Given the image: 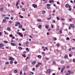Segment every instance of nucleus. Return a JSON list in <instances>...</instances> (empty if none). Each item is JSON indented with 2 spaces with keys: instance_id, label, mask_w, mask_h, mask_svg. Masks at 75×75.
Returning a JSON list of instances; mask_svg holds the SVG:
<instances>
[{
  "instance_id": "1",
  "label": "nucleus",
  "mask_w": 75,
  "mask_h": 75,
  "mask_svg": "<svg viewBox=\"0 0 75 75\" xmlns=\"http://www.w3.org/2000/svg\"><path fill=\"white\" fill-rule=\"evenodd\" d=\"M50 72H51V70L50 69H48L47 71L45 72L46 74H48V73H49L50 74Z\"/></svg>"
},
{
  "instance_id": "2",
  "label": "nucleus",
  "mask_w": 75,
  "mask_h": 75,
  "mask_svg": "<svg viewBox=\"0 0 75 75\" xmlns=\"http://www.w3.org/2000/svg\"><path fill=\"white\" fill-rule=\"evenodd\" d=\"M9 59L10 60V61H14V58L12 57H9Z\"/></svg>"
},
{
  "instance_id": "3",
  "label": "nucleus",
  "mask_w": 75,
  "mask_h": 75,
  "mask_svg": "<svg viewBox=\"0 0 75 75\" xmlns=\"http://www.w3.org/2000/svg\"><path fill=\"white\" fill-rule=\"evenodd\" d=\"M18 35H20L21 37H23V34H21V33L19 32H18Z\"/></svg>"
},
{
  "instance_id": "4",
  "label": "nucleus",
  "mask_w": 75,
  "mask_h": 75,
  "mask_svg": "<svg viewBox=\"0 0 75 75\" xmlns=\"http://www.w3.org/2000/svg\"><path fill=\"white\" fill-rule=\"evenodd\" d=\"M42 63H39L36 66V67H40V65H41Z\"/></svg>"
},
{
  "instance_id": "5",
  "label": "nucleus",
  "mask_w": 75,
  "mask_h": 75,
  "mask_svg": "<svg viewBox=\"0 0 75 75\" xmlns=\"http://www.w3.org/2000/svg\"><path fill=\"white\" fill-rule=\"evenodd\" d=\"M47 8H48V9H50V6H51V4H47Z\"/></svg>"
},
{
  "instance_id": "6",
  "label": "nucleus",
  "mask_w": 75,
  "mask_h": 75,
  "mask_svg": "<svg viewBox=\"0 0 75 75\" xmlns=\"http://www.w3.org/2000/svg\"><path fill=\"white\" fill-rule=\"evenodd\" d=\"M33 6L34 8H37V6L35 4H33Z\"/></svg>"
},
{
  "instance_id": "7",
  "label": "nucleus",
  "mask_w": 75,
  "mask_h": 75,
  "mask_svg": "<svg viewBox=\"0 0 75 75\" xmlns=\"http://www.w3.org/2000/svg\"><path fill=\"white\" fill-rule=\"evenodd\" d=\"M70 26H71V27H72V28H74L75 27V26H74V25L73 24H70Z\"/></svg>"
},
{
  "instance_id": "8",
  "label": "nucleus",
  "mask_w": 75,
  "mask_h": 75,
  "mask_svg": "<svg viewBox=\"0 0 75 75\" xmlns=\"http://www.w3.org/2000/svg\"><path fill=\"white\" fill-rule=\"evenodd\" d=\"M15 24H17L18 25H20V23L16 21L15 22Z\"/></svg>"
},
{
  "instance_id": "9",
  "label": "nucleus",
  "mask_w": 75,
  "mask_h": 75,
  "mask_svg": "<svg viewBox=\"0 0 75 75\" xmlns=\"http://www.w3.org/2000/svg\"><path fill=\"white\" fill-rule=\"evenodd\" d=\"M6 21H7V20H6V19H4L2 21V22H3V23H5V22H6Z\"/></svg>"
},
{
  "instance_id": "10",
  "label": "nucleus",
  "mask_w": 75,
  "mask_h": 75,
  "mask_svg": "<svg viewBox=\"0 0 75 75\" xmlns=\"http://www.w3.org/2000/svg\"><path fill=\"white\" fill-rule=\"evenodd\" d=\"M4 46V45L2 44H0V47H2Z\"/></svg>"
},
{
  "instance_id": "11",
  "label": "nucleus",
  "mask_w": 75,
  "mask_h": 75,
  "mask_svg": "<svg viewBox=\"0 0 75 75\" xmlns=\"http://www.w3.org/2000/svg\"><path fill=\"white\" fill-rule=\"evenodd\" d=\"M18 72V70H15L14 71V73H17Z\"/></svg>"
},
{
  "instance_id": "12",
  "label": "nucleus",
  "mask_w": 75,
  "mask_h": 75,
  "mask_svg": "<svg viewBox=\"0 0 75 75\" xmlns=\"http://www.w3.org/2000/svg\"><path fill=\"white\" fill-rule=\"evenodd\" d=\"M68 56L67 55L64 56V58H65V59L68 58Z\"/></svg>"
},
{
  "instance_id": "13",
  "label": "nucleus",
  "mask_w": 75,
  "mask_h": 75,
  "mask_svg": "<svg viewBox=\"0 0 75 75\" xmlns=\"http://www.w3.org/2000/svg\"><path fill=\"white\" fill-rule=\"evenodd\" d=\"M36 63V61H34L32 63V64L33 65H35V64Z\"/></svg>"
},
{
  "instance_id": "14",
  "label": "nucleus",
  "mask_w": 75,
  "mask_h": 75,
  "mask_svg": "<svg viewBox=\"0 0 75 75\" xmlns=\"http://www.w3.org/2000/svg\"><path fill=\"white\" fill-rule=\"evenodd\" d=\"M22 25L21 24L20 25H19V28H22Z\"/></svg>"
},
{
  "instance_id": "15",
  "label": "nucleus",
  "mask_w": 75,
  "mask_h": 75,
  "mask_svg": "<svg viewBox=\"0 0 75 75\" xmlns=\"http://www.w3.org/2000/svg\"><path fill=\"white\" fill-rule=\"evenodd\" d=\"M68 6H69V5L68 4H66L65 6V7L66 8H68Z\"/></svg>"
},
{
  "instance_id": "16",
  "label": "nucleus",
  "mask_w": 75,
  "mask_h": 75,
  "mask_svg": "<svg viewBox=\"0 0 75 75\" xmlns=\"http://www.w3.org/2000/svg\"><path fill=\"white\" fill-rule=\"evenodd\" d=\"M38 27L39 28H41V27H42V26H41V25H39L38 26Z\"/></svg>"
},
{
  "instance_id": "17",
  "label": "nucleus",
  "mask_w": 75,
  "mask_h": 75,
  "mask_svg": "<svg viewBox=\"0 0 75 75\" xmlns=\"http://www.w3.org/2000/svg\"><path fill=\"white\" fill-rule=\"evenodd\" d=\"M7 30L8 31H11V28L9 27H8L7 28Z\"/></svg>"
},
{
  "instance_id": "18",
  "label": "nucleus",
  "mask_w": 75,
  "mask_h": 75,
  "mask_svg": "<svg viewBox=\"0 0 75 75\" xmlns=\"http://www.w3.org/2000/svg\"><path fill=\"white\" fill-rule=\"evenodd\" d=\"M38 57L39 58H41V56L40 55H39L38 56Z\"/></svg>"
},
{
  "instance_id": "19",
  "label": "nucleus",
  "mask_w": 75,
  "mask_h": 75,
  "mask_svg": "<svg viewBox=\"0 0 75 75\" xmlns=\"http://www.w3.org/2000/svg\"><path fill=\"white\" fill-rule=\"evenodd\" d=\"M68 73H69V74H72V71L69 70L68 71Z\"/></svg>"
},
{
  "instance_id": "20",
  "label": "nucleus",
  "mask_w": 75,
  "mask_h": 75,
  "mask_svg": "<svg viewBox=\"0 0 75 75\" xmlns=\"http://www.w3.org/2000/svg\"><path fill=\"white\" fill-rule=\"evenodd\" d=\"M30 57H27L25 59V60H27V59H30Z\"/></svg>"
},
{
  "instance_id": "21",
  "label": "nucleus",
  "mask_w": 75,
  "mask_h": 75,
  "mask_svg": "<svg viewBox=\"0 0 75 75\" xmlns=\"http://www.w3.org/2000/svg\"><path fill=\"white\" fill-rule=\"evenodd\" d=\"M19 1H20V0H18V1L17 2L16 4H17L18 5V4L19 3Z\"/></svg>"
},
{
  "instance_id": "22",
  "label": "nucleus",
  "mask_w": 75,
  "mask_h": 75,
  "mask_svg": "<svg viewBox=\"0 0 75 75\" xmlns=\"http://www.w3.org/2000/svg\"><path fill=\"white\" fill-rule=\"evenodd\" d=\"M19 1H20V0H18V1L17 2L16 4H17L18 5V4L19 3Z\"/></svg>"
},
{
  "instance_id": "23",
  "label": "nucleus",
  "mask_w": 75,
  "mask_h": 75,
  "mask_svg": "<svg viewBox=\"0 0 75 75\" xmlns=\"http://www.w3.org/2000/svg\"><path fill=\"white\" fill-rule=\"evenodd\" d=\"M11 45L12 46H14L15 45V43H11Z\"/></svg>"
},
{
  "instance_id": "24",
  "label": "nucleus",
  "mask_w": 75,
  "mask_h": 75,
  "mask_svg": "<svg viewBox=\"0 0 75 75\" xmlns=\"http://www.w3.org/2000/svg\"><path fill=\"white\" fill-rule=\"evenodd\" d=\"M24 44H28V42H26L25 43H24Z\"/></svg>"
},
{
  "instance_id": "25",
  "label": "nucleus",
  "mask_w": 75,
  "mask_h": 75,
  "mask_svg": "<svg viewBox=\"0 0 75 75\" xmlns=\"http://www.w3.org/2000/svg\"><path fill=\"white\" fill-rule=\"evenodd\" d=\"M19 17H20V18H24V17L23 16H21V15H19Z\"/></svg>"
},
{
  "instance_id": "26",
  "label": "nucleus",
  "mask_w": 75,
  "mask_h": 75,
  "mask_svg": "<svg viewBox=\"0 0 75 75\" xmlns=\"http://www.w3.org/2000/svg\"><path fill=\"white\" fill-rule=\"evenodd\" d=\"M18 48H19V50H22V49H23V48L21 47H18Z\"/></svg>"
},
{
  "instance_id": "27",
  "label": "nucleus",
  "mask_w": 75,
  "mask_h": 75,
  "mask_svg": "<svg viewBox=\"0 0 75 75\" xmlns=\"http://www.w3.org/2000/svg\"><path fill=\"white\" fill-rule=\"evenodd\" d=\"M65 68H66L65 67H64L62 68V69L63 70H64V69H65Z\"/></svg>"
},
{
  "instance_id": "28",
  "label": "nucleus",
  "mask_w": 75,
  "mask_h": 75,
  "mask_svg": "<svg viewBox=\"0 0 75 75\" xmlns=\"http://www.w3.org/2000/svg\"><path fill=\"white\" fill-rule=\"evenodd\" d=\"M22 73H23V72H22V71H21L20 72V75H23V74H22Z\"/></svg>"
},
{
  "instance_id": "29",
  "label": "nucleus",
  "mask_w": 75,
  "mask_h": 75,
  "mask_svg": "<svg viewBox=\"0 0 75 75\" xmlns=\"http://www.w3.org/2000/svg\"><path fill=\"white\" fill-rule=\"evenodd\" d=\"M42 13L43 14H45V11H43L42 12Z\"/></svg>"
},
{
  "instance_id": "30",
  "label": "nucleus",
  "mask_w": 75,
  "mask_h": 75,
  "mask_svg": "<svg viewBox=\"0 0 75 75\" xmlns=\"http://www.w3.org/2000/svg\"><path fill=\"white\" fill-rule=\"evenodd\" d=\"M59 32L60 33V34H62V30H60Z\"/></svg>"
},
{
  "instance_id": "31",
  "label": "nucleus",
  "mask_w": 75,
  "mask_h": 75,
  "mask_svg": "<svg viewBox=\"0 0 75 75\" xmlns=\"http://www.w3.org/2000/svg\"><path fill=\"white\" fill-rule=\"evenodd\" d=\"M13 63V62L12 61H10V64H12Z\"/></svg>"
},
{
  "instance_id": "32",
  "label": "nucleus",
  "mask_w": 75,
  "mask_h": 75,
  "mask_svg": "<svg viewBox=\"0 0 75 75\" xmlns=\"http://www.w3.org/2000/svg\"><path fill=\"white\" fill-rule=\"evenodd\" d=\"M45 28H49V26H48V25H46L45 26Z\"/></svg>"
},
{
  "instance_id": "33",
  "label": "nucleus",
  "mask_w": 75,
  "mask_h": 75,
  "mask_svg": "<svg viewBox=\"0 0 75 75\" xmlns=\"http://www.w3.org/2000/svg\"><path fill=\"white\" fill-rule=\"evenodd\" d=\"M71 51V48H69V49H68V51Z\"/></svg>"
},
{
  "instance_id": "34",
  "label": "nucleus",
  "mask_w": 75,
  "mask_h": 75,
  "mask_svg": "<svg viewBox=\"0 0 75 75\" xmlns=\"http://www.w3.org/2000/svg\"><path fill=\"white\" fill-rule=\"evenodd\" d=\"M30 73L31 74H32V75H34V73H33V72H32L31 71L30 72Z\"/></svg>"
},
{
  "instance_id": "35",
  "label": "nucleus",
  "mask_w": 75,
  "mask_h": 75,
  "mask_svg": "<svg viewBox=\"0 0 75 75\" xmlns=\"http://www.w3.org/2000/svg\"><path fill=\"white\" fill-rule=\"evenodd\" d=\"M69 11H71L72 10V8H70L69 9H68Z\"/></svg>"
},
{
  "instance_id": "36",
  "label": "nucleus",
  "mask_w": 75,
  "mask_h": 75,
  "mask_svg": "<svg viewBox=\"0 0 75 75\" xmlns=\"http://www.w3.org/2000/svg\"><path fill=\"white\" fill-rule=\"evenodd\" d=\"M26 50L27 51H29V49H28V48H26Z\"/></svg>"
},
{
  "instance_id": "37",
  "label": "nucleus",
  "mask_w": 75,
  "mask_h": 75,
  "mask_svg": "<svg viewBox=\"0 0 75 75\" xmlns=\"http://www.w3.org/2000/svg\"><path fill=\"white\" fill-rule=\"evenodd\" d=\"M22 56L23 57H25V54H23L22 55Z\"/></svg>"
},
{
  "instance_id": "38",
  "label": "nucleus",
  "mask_w": 75,
  "mask_h": 75,
  "mask_svg": "<svg viewBox=\"0 0 75 75\" xmlns=\"http://www.w3.org/2000/svg\"><path fill=\"white\" fill-rule=\"evenodd\" d=\"M72 50H75V47H73L72 49Z\"/></svg>"
},
{
  "instance_id": "39",
  "label": "nucleus",
  "mask_w": 75,
  "mask_h": 75,
  "mask_svg": "<svg viewBox=\"0 0 75 75\" xmlns=\"http://www.w3.org/2000/svg\"><path fill=\"white\" fill-rule=\"evenodd\" d=\"M9 37H13V35H12V34H10L9 35Z\"/></svg>"
},
{
  "instance_id": "40",
  "label": "nucleus",
  "mask_w": 75,
  "mask_h": 75,
  "mask_svg": "<svg viewBox=\"0 0 75 75\" xmlns=\"http://www.w3.org/2000/svg\"><path fill=\"white\" fill-rule=\"evenodd\" d=\"M42 54H43V55H45V53H44V52H42Z\"/></svg>"
},
{
  "instance_id": "41",
  "label": "nucleus",
  "mask_w": 75,
  "mask_h": 75,
  "mask_svg": "<svg viewBox=\"0 0 75 75\" xmlns=\"http://www.w3.org/2000/svg\"><path fill=\"white\" fill-rule=\"evenodd\" d=\"M53 64L54 65H55L56 63H55V61L53 62Z\"/></svg>"
},
{
  "instance_id": "42",
  "label": "nucleus",
  "mask_w": 75,
  "mask_h": 75,
  "mask_svg": "<svg viewBox=\"0 0 75 75\" xmlns=\"http://www.w3.org/2000/svg\"><path fill=\"white\" fill-rule=\"evenodd\" d=\"M4 33L5 34H8L6 32V31H4Z\"/></svg>"
},
{
  "instance_id": "43",
  "label": "nucleus",
  "mask_w": 75,
  "mask_h": 75,
  "mask_svg": "<svg viewBox=\"0 0 75 75\" xmlns=\"http://www.w3.org/2000/svg\"><path fill=\"white\" fill-rule=\"evenodd\" d=\"M57 18L58 20H59V18L58 17H57Z\"/></svg>"
},
{
  "instance_id": "44",
  "label": "nucleus",
  "mask_w": 75,
  "mask_h": 75,
  "mask_svg": "<svg viewBox=\"0 0 75 75\" xmlns=\"http://www.w3.org/2000/svg\"><path fill=\"white\" fill-rule=\"evenodd\" d=\"M63 71H64V70H63L62 69H61V73H62V72H63Z\"/></svg>"
},
{
  "instance_id": "45",
  "label": "nucleus",
  "mask_w": 75,
  "mask_h": 75,
  "mask_svg": "<svg viewBox=\"0 0 75 75\" xmlns=\"http://www.w3.org/2000/svg\"><path fill=\"white\" fill-rule=\"evenodd\" d=\"M52 22H53V23H55V21L54 20H53V21Z\"/></svg>"
},
{
  "instance_id": "46",
  "label": "nucleus",
  "mask_w": 75,
  "mask_h": 75,
  "mask_svg": "<svg viewBox=\"0 0 75 75\" xmlns=\"http://www.w3.org/2000/svg\"><path fill=\"white\" fill-rule=\"evenodd\" d=\"M54 40H57V38H54V39H53Z\"/></svg>"
},
{
  "instance_id": "47",
  "label": "nucleus",
  "mask_w": 75,
  "mask_h": 75,
  "mask_svg": "<svg viewBox=\"0 0 75 75\" xmlns=\"http://www.w3.org/2000/svg\"><path fill=\"white\" fill-rule=\"evenodd\" d=\"M22 10L23 11H25V9L24 8H23Z\"/></svg>"
},
{
  "instance_id": "48",
  "label": "nucleus",
  "mask_w": 75,
  "mask_h": 75,
  "mask_svg": "<svg viewBox=\"0 0 75 75\" xmlns=\"http://www.w3.org/2000/svg\"><path fill=\"white\" fill-rule=\"evenodd\" d=\"M51 17H50V18H47V19L48 20H51Z\"/></svg>"
},
{
  "instance_id": "49",
  "label": "nucleus",
  "mask_w": 75,
  "mask_h": 75,
  "mask_svg": "<svg viewBox=\"0 0 75 75\" xmlns=\"http://www.w3.org/2000/svg\"><path fill=\"white\" fill-rule=\"evenodd\" d=\"M38 21H41V20L40 19H38Z\"/></svg>"
},
{
  "instance_id": "50",
  "label": "nucleus",
  "mask_w": 75,
  "mask_h": 75,
  "mask_svg": "<svg viewBox=\"0 0 75 75\" xmlns=\"http://www.w3.org/2000/svg\"><path fill=\"white\" fill-rule=\"evenodd\" d=\"M4 42L5 43H8V41H4Z\"/></svg>"
},
{
  "instance_id": "51",
  "label": "nucleus",
  "mask_w": 75,
  "mask_h": 75,
  "mask_svg": "<svg viewBox=\"0 0 75 75\" xmlns=\"http://www.w3.org/2000/svg\"><path fill=\"white\" fill-rule=\"evenodd\" d=\"M5 18H6V19H8V18H9L7 17H5Z\"/></svg>"
},
{
  "instance_id": "52",
  "label": "nucleus",
  "mask_w": 75,
  "mask_h": 75,
  "mask_svg": "<svg viewBox=\"0 0 75 75\" xmlns=\"http://www.w3.org/2000/svg\"><path fill=\"white\" fill-rule=\"evenodd\" d=\"M56 46H57V47H59L60 46V45H56Z\"/></svg>"
},
{
  "instance_id": "53",
  "label": "nucleus",
  "mask_w": 75,
  "mask_h": 75,
  "mask_svg": "<svg viewBox=\"0 0 75 75\" xmlns=\"http://www.w3.org/2000/svg\"><path fill=\"white\" fill-rule=\"evenodd\" d=\"M5 64H9V63L8 62H6L5 63Z\"/></svg>"
},
{
  "instance_id": "54",
  "label": "nucleus",
  "mask_w": 75,
  "mask_h": 75,
  "mask_svg": "<svg viewBox=\"0 0 75 75\" xmlns=\"http://www.w3.org/2000/svg\"><path fill=\"white\" fill-rule=\"evenodd\" d=\"M9 23H10V24H11V21H9Z\"/></svg>"
},
{
  "instance_id": "55",
  "label": "nucleus",
  "mask_w": 75,
  "mask_h": 75,
  "mask_svg": "<svg viewBox=\"0 0 75 75\" xmlns=\"http://www.w3.org/2000/svg\"><path fill=\"white\" fill-rule=\"evenodd\" d=\"M51 27L52 28H53V27H54V25H51Z\"/></svg>"
},
{
  "instance_id": "56",
  "label": "nucleus",
  "mask_w": 75,
  "mask_h": 75,
  "mask_svg": "<svg viewBox=\"0 0 75 75\" xmlns=\"http://www.w3.org/2000/svg\"><path fill=\"white\" fill-rule=\"evenodd\" d=\"M64 20V19L61 18V20L62 21H63V20Z\"/></svg>"
},
{
  "instance_id": "57",
  "label": "nucleus",
  "mask_w": 75,
  "mask_h": 75,
  "mask_svg": "<svg viewBox=\"0 0 75 75\" xmlns=\"http://www.w3.org/2000/svg\"><path fill=\"white\" fill-rule=\"evenodd\" d=\"M67 40H69V38H67Z\"/></svg>"
},
{
  "instance_id": "58",
  "label": "nucleus",
  "mask_w": 75,
  "mask_h": 75,
  "mask_svg": "<svg viewBox=\"0 0 75 75\" xmlns=\"http://www.w3.org/2000/svg\"><path fill=\"white\" fill-rule=\"evenodd\" d=\"M14 42V41H13V40H11V42Z\"/></svg>"
},
{
  "instance_id": "59",
  "label": "nucleus",
  "mask_w": 75,
  "mask_h": 75,
  "mask_svg": "<svg viewBox=\"0 0 75 75\" xmlns=\"http://www.w3.org/2000/svg\"><path fill=\"white\" fill-rule=\"evenodd\" d=\"M14 38H15V37H14V36H13L12 37V39H14Z\"/></svg>"
},
{
  "instance_id": "60",
  "label": "nucleus",
  "mask_w": 75,
  "mask_h": 75,
  "mask_svg": "<svg viewBox=\"0 0 75 75\" xmlns=\"http://www.w3.org/2000/svg\"><path fill=\"white\" fill-rule=\"evenodd\" d=\"M70 68V67L69 66H68L67 67V69H68V68Z\"/></svg>"
},
{
  "instance_id": "61",
  "label": "nucleus",
  "mask_w": 75,
  "mask_h": 75,
  "mask_svg": "<svg viewBox=\"0 0 75 75\" xmlns=\"http://www.w3.org/2000/svg\"><path fill=\"white\" fill-rule=\"evenodd\" d=\"M11 20H13V17H11Z\"/></svg>"
},
{
  "instance_id": "62",
  "label": "nucleus",
  "mask_w": 75,
  "mask_h": 75,
  "mask_svg": "<svg viewBox=\"0 0 75 75\" xmlns=\"http://www.w3.org/2000/svg\"><path fill=\"white\" fill-rule=\"evenodd\" d=\"M3 9H2V8H0V10L1 11H3Z\"/></svg>"
},
{
  "instance_id": "63",
  "label": "nucleus",
  "mask_w": 75,
  "mask_h": 75,
  "mask_svg": "<svg viewBox=\"0 0 75 75\" xmlns=\"http://www.w3.org/2000/svg\"><path fill=\"white\" fill-rule=\"evenodd\" d=\"M73 61H74V62H75V59H73Z\"/></svg>"
},
{
  "instance_id": "64",
  "label": "nucleus",
  "mask_w": 75,
  "mask_h": 75,
  "mask_svg": "<svg viewBox=\"0 0 75 75\" xmlns=\"http://www.w3.org/2000/svg\"><path fill=\"white\" fill-rule=\"evenodd\" d=\"M23 75H26V73H24L23 74Z\"/></svg>"
}]
</instances>
